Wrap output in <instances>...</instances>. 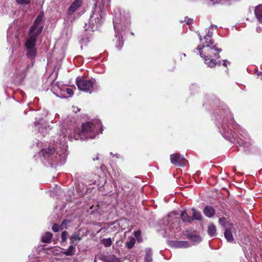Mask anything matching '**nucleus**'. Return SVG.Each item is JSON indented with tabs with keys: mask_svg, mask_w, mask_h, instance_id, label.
I'll return each mask as SVG.
<instances>
[{
	"mask_svg": "<svg viewBox=\"0 0 262 262\" xmlns=\"http://www.w3.org/2000/svg\"><path fill=\"white\" fill-rule=\"evenodd\" d=\"M135 243H136L135 238L134 237H132L130 238V239L128 242H126V247L128 249H131L134 247Z\"/></svg>",
	"mask_w": 262,
	"mask_h": 262,
	"instance_id": "cd10ccee",
	"label": "nucleus"
},
{
	"mask_svg": "<svg viewBox=\"0 0 262 262\" xmlns=\"http://www.w3.org/2000/svg\"><path fill=\"white\" fill-rule=\"evenodd\" d=\"M224 236L228 242H232L234 241L233 235L229 228H227L225 230L224 232Z\"/></svg>",
	"mask_w": 262,
	"mask_h": 262,
	"instance_id": "412c9836",
	"label": "nucleus"
},
{
	"mask_svg": "<svg viewBox=\"0 0 262 262\" xmlns=\"http://www.w3.org/2000/svg\"><path fill=\"white\" fill-rule=\"evenodd\" d=\"M76 84L79 90L86 93H91L93 90L94 83L91 80L77 78Z\"/></svg>",
	"mask_w": 262,
	"mask_h": 262,
	"instance_id": "1a4fd4ad",
	"label": "nucleus"
},
{
	"mask_svg": "<svg viewBox=\"0 0 262 262\" xmlns=\"http://www.w3.org/2000/svg\"><path fill=\"white\" fill-rule=\"evenodd\" d=\"M108 1H110V0H108Z\"/></svg>",
	"mask_w": 262,
	"mask_h": 262,
	"instance_id": "c03bdc74",
	"label": "nucleus"
},
{
	"mask_svg": "<svg viewBox=\"0 0 262 262\" xmlns=\"http://www.w3.org/2000/svg\"><path fill=\"white\" fill-rule=\"evenodd\" d=\"M219 222L220 224L222 226H225L227 221L225 217H221L219 219Z\"/></svg>",
	"mask_w": 262,
	"mask_h": 262,
	"instance_id": "473e14b6",
	"label": "nucleus"
},
{
	"mask_svg": "<svg viewBox=\"0 0 262 262\" xmlns=\"http://www.w3.org/2000/svg\"><path fill=\"white\" fill-rule=\"evenodd\" d=\"M171 162L176 166H185L187 164V160L178 154H174L170 155Z\"/></svg>",
	"mask_w": 262,
	"mask_h": 262,
	"instance_id": "9d476101",
	"label": "nucleus"
},
{
	"mask_svg": "<svg viewBox=\"0 0 262 262\" xmlns=\"http://www.w3.org/2000/svg\"><path fill=\"white\" fill-rule=\"evenodd\" d=\"M70 244L73 245H77V241H80L81 240V237L80 236V234L79 233H74L72 234V235L70 237Z\"/></svg>",
	"mask_w": 262,
	"mask_h": 262,
	"instance_id": "aec40b11",
	"label": "nucleus"
},
{
	"mask_svg": "<svg viewBox=\"0 0 262 262\" xmlns=\"http://www.w3.org/2000/svg\"><path fill=\"white\" fill-rule=\"evenodd\" d=\"M105 14V10L103 7L95 8L90 16L89 26L87 29L92 31L97 30L103 22Z\"/></svg>",
	"mask_w": 262,
	"mask_h": 262,
	"instance_id": "0eeeda50",
	"label": "nucleus"
},
{
	"mask_svg": "<svg viewBox=\"0 0 262 262\" xmlns=\"http://www.w3.org/2000/svg\"><path fill=\"white\" fill-rule=\"evenodd\" d=\"M152 252L150 248H146L145 249V256L144 258L145 262H152Z\"/></svg>",
	"mask_w": 262,
	"mask_h": 262,
	"instance_id": "6ab92c4d",
	"label": "nucleus"
},
{
	"mask_svg": "<svg viewBox=\"0 0 262 262\" xmlns=\"http://www.w3.org/2000/svg\"><path fill=\"white\" fill-rule=\"evenodd\" d=\"M135 236L137 238V240L139 241L141 236V232L140 231H137L134 233Z\"/></svg>",
	"mask_w": 262,
	"mask_h": 262,
	"instance_id": "f704fd0d",
	"label": "nucleus"
},
{
	"mask_svg": "<svg viewBox=\"0 0 262 262\" xmlns=\"http://www.w3.org/2000/svg\"><path fill=\"white\" fill-rule=\"evenodd\" d=\"M75 247L71 245L67 250L62 251L61 253L66 256H72L75 254Z\"/></svg>",
	"mask_w": 262,
	"mask_h": 262,
	"instance_id": "a211bd4d",
	"label": "nucleus"
},
{
	"mask_svg": "<svg viewBox=\"0 0 262 262\" xmlns=\"http://www.w3.org/2000/svg\"><path fill=\"white\" fill-rule=\"evenodd\" d=\"M259 74H261V72H259H259H258V73H257V75H259Z\"/></svg>",
	"mask_w": 262,
	"mask_h": 262,
	"instance_id": "a19ab883",
	"label": "nucleus"
},
{
	"mask_svg": "<svg viewBox=\"0 0 262 262\" xmlns=\"http://www.w3.org/2000/svg\"><path fill=\"white\" fill-rule=\"evenodd\" d=\"M15 74L16 75L17 78L19 80L23 79L26 75V71L25 69H16L15 71Z\"/></svg>",
	"mask_w": 262,
	"mask_h": 262,
	"instance_id": "393cba45",
	"label": "nucleus"
},
{
	"mask_svg": "<svg viewBox=\"0 0 262 262\" xmlns=\"http://www.w3.org/2000/svg\"><path fill=\"white\" fill-rule=\"evenodd\" d=\"M203 40L205 41H202V45L198 46L196 49L199 51L200 55L204 58L205 63L210 68L214 67L216 64L221 65L220 61L219 63H215L213 59L211 58L212 57L211 54H213L214 57L219 58L220 57L219 53L221 52L222 50L216 48L213 44H210L209 38H203Z\"/></svg>",
	"mask_w": 262,
	"mask_h": 262,
	"instance_id": "39448f33",
	"label": "nucleus"
},
{
	"mask_svg": "<svg viewBox=\"0 0 262 262\" xmlns=\"http://www.w3.org/2000/svg\"><path fill=\"white\" fill-rule=\"evenodd\" d=\"M188 237L189 238L194 242H199L201 241V237L199 236L195 235H190Z\"/></svg>",
	"mask_w": 262,
	"mask_h": 262,
	"instance_id": "c85d7f7f",
	"label": "nucleus"
},
{
	"mask_svg": "<svg viewBox=\"0 0 262 262\" xmlns=\"http://www.w3.org/2000/svg\"><path fill=\"white\" fill-rule=\"evenodd\" d=\"M114 28L115 31L116 47L120 50L123 45V36L128 30L130 25L129 15L124 12L116 15L113 21Z\"/></svg>",
	"mask_w": 262,
	"mask_h": 262,
	"instance_id": "20e7f679",
	"label": "nucleus"
},
{
	"mask_svg": "<svg viewBox=\"0 0 262 262\" xmlns=\"http://www.w3.org/2000/svg\"><path fill=\"white\" fill-rule=\"evenodd\" d=\"M43 13L40 12L29 30V37L26 41V47L28 50L27 55L31 59H34L36 56L35 46L37 37L41 33L43 28Z\"/></svg>",
	"mask_w": 262,
	"mask_h": 262,
	"instance_id": "7ed1b4c3",
	"label": "nucleus"
},
{
	"mask_svg": "<svg viewBox=\"0 0 262 262\" xmlns=\"http://www.w3.org/2000/svg\"><path fill=\"white\" fill-rule=\"evenodd\" d=\"M183 56H184V57H185V56H186L185 54H184H184H183Z\"/></svg>",
	"mask_w": 262,
	"mask_h": 262,
	"instance_id": "37998d69",
	"label": "nucleus"
},
{
	"mask_svg": "<svg viewBox=\"0 0 262 262\" xmlns=\"http://www.w3.org/2000/svg\"><path fill=\"white\" fill-rule=\"evenodd\" d=\"M203 212L206 216L211 217L215 214V210L212 206H207L204 208Z\"/></svg>",
	"mask_w": 262,
	"mask_h": 262,
	"instance_id": "dca6fc26",
	"label": "nucleus"
},
{
	"mask_svg": "<svg viewBox=\"0 0 262 262\" xmlns=\"http://www.w3.org/2000/svg\"><path fill=\"white\" fill-rule=\"evenodd\" d=\"M216 227L213 224H210L208 227V234L210 236L213 237L216 235Z\"/></svg>",
	"mask_w": 262,
	"mask_h": 262,
	"instance_id": "4be33fe9",
	"label": "nucleus"
},
{
	"mask_svg": "<svg viewBox=\"0 0 262 262\" xmlns=\"http://www.w3.org/2000/svg\"><path fill=\"white\" fill-rule=\"evenodd\" d=\"M198 36L199 37V39H200V41L202 42L203 40V38H202V36L201 35V34L200 33L198 34Z\"/></svg>",
	"mask_w": 262,
	"mask_h": 262,
	"instance_id": "4c0bfd02",
	"label": "nucleus"
},
{
	"mask_svg": "<svg viewBox=\"0 0 262 262\" xmlns=\"http://www.w3.org/2000/svg\"><path fill=\"white\" fill-rule=\"evenodd\" d=\"M57 77V73H53L48 79V81L51 82V91L56 96L60 98H68L71 97L73 94L72 90L67 88L66 86H60L58 84H54V80Z\"/></svg>",
	"mask_w": 262,
	"mask_h": 262,
	"instance_id": "423d86ee",
	"label": "nucleus"
},
{
	"mask_svg": "<svg viewBox=\"0 0 262 262\" xmlns=\"http://www.w3.org/2000/svg\"><path fill=\"white\" fill-rule=\"evenodd\" d=\"M102 243L105 247H109L112 244V241L111 238H104L102 240Z\"/></svg>",
	"mask_w": 262,
	"mask_h": 262,
	"instance_id": "bb28decb",
	"label": "nucleus"
},
{
	"mask_svg": "<svg viewBox=\"0 0 262 262\" xmlns=\"http://www.w3.org/2000/svg\"><path fill=\"white\" fill-rule=\"evenodd\" d=\"M185 21H186V24H187L189 25V24H191L192 23L193 20L191 18L185 17Z\"/></svg>",
	"mask_w": 262,
	"mask_h": 262,
	"instance_id": "c9c22d12",
	"label": "nucleus"
},
{
	"mask_svg": "<svg viewBox=\"0 0 262 262\" xmlns=\"http://www.w3.org/2000/svg\"><path fill=\"white\" fill-rule=\"evenodd\" d=\"M69 223V221H68L66 220L63 221L60 225L61 229H62L63 228H67L66 225H67V223Z\"/></svg>",
	"mask_w": 262,
	"mask_h": 262,
	"instance_id": "72a5a7b5",
	"label": "nucleus"
},
{
	"mask_svg": "<svg viewBox=\"0 0 262 262\" xmlns=\"http://www.w3.org/2000/svg\"><path fill=\"white\" fill-rule=\"evenodd\" d=\"M34 126L36 129H38V131L45 136L46 134L49 133V130L51 129L49 126H46L45 124V121L43 119H39V120H36L34 122Z\"/></svg>",
	"mask_w": 262,
	"mask_h": 262,
	"instance_id": "9b49d317",
	"label": "nucleus"
},
{
	"mask_svg": "<svg viewBox=\"0 0 262 262\" xmlns=\"http://www.w3.org/2000/svg\"><path fill=\"white\" fill-rule=\"evenodd\" d=\"M68 235V232L66 231H64L62 232L61 236L62 242H66Z\"/></svg>",
	"mask_w": 262,
	"mask_h": 262,
	"instance_id": "c756f323",
	"label": "nucleus"
},
{
	"mask_svg": "<svg viewBox=\"0 0 262 262\" xmlns=\"http://www.w3.org/2000/svg\"><path fill=\"white\" fill-rule=\"evenodd\" d=\"M98 159H99V157H98V155L95 158H93V160L94 161H95V160H98Z\"/></svg>",
	"mask_w": 262,
	"mask_h": 262,
	"instance_id": "58836bf2",
	"label": "nucleus"
},
{
	"mask_svg": "<svg viewBox=\"0 0 262 262\" xmlns=\"http://www.w3.org/2000/svg\"><path fill=\"white\" fill-rule=\"evenodd\" d=\"M99 129L101 134L102 124L101 121L98 119L83 124L81 130L78 129L76 132L74 131L73 133H72L69 129L62 128L54 137L53 140L54 142L59 145V148L61 149V152H56L54 147L43 149L39 154L41 157V160L46 161L52 165L54 163L58 164H63L66 157L64 152L66 151L68 147L66 141L67 135L70 140H72L73 139L75 140L93 139L99 134Z\"/></svg>",
	"mask_w": 262,
	"mask_h": 262,
	"instance_id": "f257e3e1",
	"label": "nucleus"
},
{
	"mask_svg": "<svg viewBox=\"0 0 262 262\" xmlns=\"http://www.w3.org/2000/svg\"><path fill=\"white\" fill-rule=\"evenodd\" d=\"M221 116L223 118L218 121V127L223 136L236 146H243L245 150L248 148L250 145V140L246 133L243 132V134L239 133V136L230 133L229 131L231 130V125H232L234 129H236L237 125L234 122L232 115L229 111L226 110L225 114H222Z\"/></svg>",
	"mask_w": 262,
	"mask_h": 262,
	"instance_id": "f03ea898",
	"label": "nucleus"
},
{
	"mask_svg": "<svg viewBox=\"0 0 262 262\" xmlns=\"http://www.w3.org/2000/svg\"><path fill=\"white\" fill-rule=\"evenodd\" d=\"M52 234L51 232H46L42 236V242L45 243H50L51 241V238L52 237Z\"/></svg>",
	"mask_w": 262,
	"mask_h": 262,
	"instance_id": "b1692460",
	"label": "nucleus"
},
{
	"mask_svg": "<svg viewBox=\"0 0 262 262\" xmlns=\"http://www.w3.org/2000/svg\"><path fill=\"white\" fill-rule=\"evenodd\" d=\"M257 31L259 32L260 31V28H258V27L257 28Z\"/></svg>",
	"mask_w": 262,
	"mask_h": 262,
	"instance_id": "ea45409f",
	"label": "nucleus"
},
{
	"mask_svg": "<svg viewBox=\"0 0 262 262\" xmlns=\"http://www.w3.org/2000/svg\"><path fill=\"white\" fill-rule=\"evenodd\" d=\"M17 4L20 5H28L30 3V0H16Z\"/></svg>",
	"mask_w": 262,
	"mask_h": 262,
	"instance_id": "7c9ffc66",
	"label": "nucleus"
},
{
	"mask_svg": "<svg viewBox=\"0 0 262 262\" xmlns=\"http://www.w3.org/2000/svg\"><path fill=\"white\" fill-rule=\"evenodd\" d=\"M215 28V29H216L217 26L215 25H211L210 27L209 28V30L208 31V32L207 33V34L204 37V39H209V43L210 44H213V41L212 39V36L213 34V32L211 31L212 29Z\"/></svg>",
	"mask_w": 262,
	"mask_h": 262,
	"instance_id": "f3484780",
	"label": "nucleus"
},
{
	"mask_svg": "<svg viewBox=\"0 0 262 262\" xmlns=\"http://www.w3.org/2000/svg\"><path fill=\"white\" fill-rule=\"evenodd\" d=\"M175 213L171 212L167 217L164 219V226H162V228L165 231L167 230H171L174 232H177L180 230L179 226L180 219L179 217L175 216Z\"/></svg>",
	"mask_w": 262,
	"mask_h": 262,
	"instance_id": "6e6552de",
	"label": "nucleus"
},
{
	"mask_svg": "<svg viewBox=\"0 0 262 262\" xmlns=\"http://www.w3.org/2000/svg\"><path fill=\"white\" fill-rule=\"evenodd\" d=\"M254 13L258 22L262 23V5L256 7Z\"/></svg>",
	"mask_w": 262,
	"mask_h": 262,
	"instance_id": "2eb2a0df",
	"label": "nucleus"
},
{
	"mask_svg": "<svg viewBox=\"0 0 262 262\" xmlns=\"http://www.w3.org/2000/svg\"><path fill=\"white\" fill-rule=\"evenodd\" d=\"M82 4V0H75L71 5L68 10V15H72Z\"/></svg>",
	"mask_w": 262,
	"mask_h": 262,
	"instance_id": "f8f14e48",
	"label": "nucleus"
},
{
	"mask_svg": "<svg viewBox=\"0 0 262 262\" xmlns=\"http://www.w3.org/2000/svg\"><path fill=\"white\" fill-rule=\"evenodd\" d=\"M119 156V155H118L117 154H116V157H117V158H119V156Z\"/></svg>",
	"mask_w": 262,
	"mask_h": 262,
	"instance_id": "79ce46f5",
	"label": "nucleus"
},
{
	"mask_svg": "<svg viewBox=\"0 0 262 262\" xmlns=\"http://www.w3.org/2000/svg\"><path fill=\"white\" fill-rule=\"evenodd\" d=\"M229 62L227 60H223V65L225 67H227V64H229Z\"/></svg>",
	"mask_w": 262,
	"mask_h": 262,
	"instance_id": "e433bc0d",
	"label": "nucleus"
},
{
	"mask_svg": "<svg viewBox=\"0 0 262 262\" xmlns=\"http://www.w3.org/2000/svg\"><path fill=\"white\" fill-rule=\"evenodd\" d=\"M181 218L183 222L190 223L192 221L191 217L185 211L182 212Z\"/></svg>",
	"mask_w": 262,
	"mask_h": 262,
	"instance_id": "a878e982",
	"label": "nucleus"
},
{
	"mask_svg": "<svg viewBox=\"0 0 262 262\" xmlns=\"http://www.w3.org/2000/svg\"><path fill=\"white\" fill-rule=\"evenodd\" d=\"M52 229L53 231L56 232L59 230L60 226L58 224H53Z\"/></svg>",
	"mask_w": 262,
	"mask_h": 262,
	"instance_id": "2f4dec72",
	"label": "nucleus"
},
{
	"mask_svg": "<svg viewBox=\"0 0 262 262\" xmlns=\"http://www.w3.org/2000/svg\"><path fill=\"white\" fill-rule=\"evenodd\" d=\"M169 245L174 248H185L189 247V244L186 241H172L170 242Z\"/></svg>",
	"mask_w": 262,
	"mask_h": 262,
	"instance_id": "ddd939ff",
	"label": "nucleus"
},
{
	"mask_svg": "<svg viewBox=\"0 0 262 262\" xmlns=\"http://www.w3.org/2000/svg\"><path fill=\"white\" fill-rule=\"evenodd\" d=\"M192 217H191V220H195L200 221L202 220V215L201 212L195 210L194 208H192Z\"/></svg>",
	"mask_w": 262,
	"mask_h": 262,
	"instance_id": "5701e85b",
	"label": "nucleus"
},
{
	"mask_svg": "<svg viewBox=\"0 0 262 262\" xmlns=\"http://www.w3.org/2000/svg\"><path fill=\"white\" fill-rule=\"evenodd\" d=\"M99 259L102 262H120L119 258L113 254L108 256L101 255Z\"/></svg>",
	"mask_w": 262,
	"mask_h": 262,
	"instance_id": "4468645a",
	"label": "nucleus"
}]
</instances>
